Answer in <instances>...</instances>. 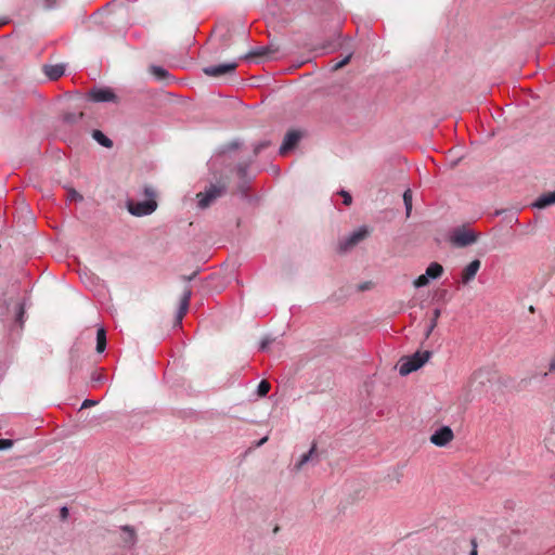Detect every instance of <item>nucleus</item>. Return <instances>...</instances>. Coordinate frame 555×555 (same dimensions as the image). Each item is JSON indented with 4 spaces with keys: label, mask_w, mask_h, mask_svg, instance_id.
I'll return each instance as SVG.
<instances>
[{
    "label": "nucleus",
    "mask_w": 555,
    "mask_h": 555,
    "mask_svg": "<svg viewBox=\"0 0 555 555\" xmlns=\"http://www.w3.org/2000/svg\"><path fill=\"white\" fill-rule=\"evenodd\" d=\"M12 446H13V440L0 439V451L10 449Z\"/></svg>",
    "instance_id": "33"
},
{
    "label": "nucleus",
    "mask_w": 555,
    "mask_h": 555,
    "mask_svg": "<svg viewBox=\"0 0 555 555\" xmlns=\"http://www.w3.org/2000/svg\"><path fill=\"white\" fill-rule=\"evenodd\" d=\"M480 266L481 262L479 259H475L472 262H469L462 271L461 283L466 285L469 282H472L475 279L477 272L479 271Z\"/></svg>",
    "instance_id": "11"
},
{
    "label": "nucleus",
    "mask_w": 555,
    "mask_h": 555,
    "mask_svg": "<svg viewBox=\"0 0 555 555\" xmlns=\"http://www.w3.org/2000/svg\"><path fill=\"white\" fill-rule=\"evenodd\" d=\"M339 195L343 197V199H344V204H345L346 206H349V205L351 204V202H352V197H351V195H350L347 191L341 190V191L339 192Z\"/></svg>",
    "instance_id": "32"
},
{
    "label": "nucleus",
    "mask_w": 555,
    "mask_h": 555,
    "mask_svg": "<svg viewBox=\"0 0 555 555\" xmlns=\"http://www.w3.org/2000/svg\"><path fill=\"white\" fill-rule=\"evenodd\" d=\"M431 357V351H416L410 357H404L400 360L399 373L402 376L409 375L410 373L422 367Z\"/></svg>",
    "instance_id": "3"
},
{
    "label": "nucleus",
    "mask_w": 555,
    "mask_h": 555,
    "mask_svg": "<svg viewBox=\"0 0 555 555\" xmlns=\"http://www.w3.org/2000/svg\"><path fill=\"white\" fill-rule=\"evenodd\" d=\"M472 545H473V548L470 550L469 555H478L477 543L475 540H472Z\"/></svg>",
    "instance_id": "39"
},
{
    "label": "nucleus",
    "mask_w": 555,
    "mask_h": 555,
    "mask_svg": "<svg viewBox=\"0 0 555 555\" xmlns=\"http://www.w3.org/2000/svg\"><path fill=\"white\" fill-rule=\"evenodd\" d=\"M237 62H229L218 65H209L203 68L205 75L209 77H221L227 74L234 73L237 68Z\"/></svg>",
    "instance_id": "8"
},
{
    "label": "nucleus",
    "mask_w": 555,
    "mask_h": 555,
    "mask_svg": "<svg viewBox=\"0 0 555 555\" xmlns=\"http://www.w3.org/2000/svg\"><path fill=\"white\" fill-rule=\"evenodd\" d=\"M102 378V376L100 374H93L92 375V379L95 380V382H100Z\"/></svg>",
    "instance_id": "43"
},
{
    "label": "nucleus",
    "mask_w": 555,
    "mask_h": 555,
    "mask_svg": "<svg viewBox=\"0 0 555 555\" xmlns=\"http://www.w3.org/2000/svg\"><path fill=\"white\" fill-rule=\"evenodd\" d=\"M425 273L427 274L429 280L439 279L443 273V267L438 262H431Z\"/></svg>",
    "instance_id": "17"
},
{
    "label": "nucleus",
    "mask_w": 555,
    "mask_h": 555,
    "mask_svg": "<svg viewBox=\"0 0 555 555\" xmlns=\"http://www.w3.org/2000/svg\"><path fill=\"white\" fill-rule=\"evenodd\" d=\"M151 73L159 80H165L170 77L169 72L162 66L153 65L151 67Z\"/></svg>",
    "instance_id": "21"
},
{
    "label": "nucleus",
    "mask_w": 555,
    "mask_h": 555,
    "mask_svg": "<svg viewBox=\"0 0 555 555\" xmlns=\"http://www.w3.org/2000/svg\"><path fill=\"white\" fill-rule=\"evenodd\" d=\"M270 388H271V385L269 382L267 380H261L259 384H258V387H257V393L259 397H266L268 395V392L270 391Z\"/></svg>",
    "instance_id": "24"
},
{
    "label": "nucleus",
    "mask_w": 555,
    "mask_h": 555,
    "mask_svg": "<svg viewBox=\"0 0 555 555\" xmlns=\"http://www.w3.org/2000/svg\"><path fill=\"white\" fill-rule=\"evenodd\" d=\"M232 147H233V149H236V147H237V143H233V144H232Z\"/></svg>",
    "instance_id": "44"
},
{
    "label": "nucleus",
    "mask_w": 555,
    "mask_h": 555,
    "mask_svg": "<svg viewBox=\"0 0 555 555\" xmlns=\"http://www.w3.org/2000/svg\"><path fill=\"white\" fill-rule=\"evenodd\" d=\"M247 168H248V164H240L237 166V175L241 179H244L246 177V173H247Z\"/></svg>",
    "instance_id": "31"
},
{
    "label": "nucleus",
    "mask_w": 555,
    "mask_h": 555,
    "mask_svg": "<svg viewBox=\"0 0 555 555\" xmlns=\"http://www.w3.org/2000/svg\"><path fill=\"white\" fill-rule=\"evenodd\" d=\"M430 280L428 279L427 274H421L417 279L414 280L413 285L416 288L425 287L429 284Z\"/></svg>",
    "instance_id": "25"
},
{
    "label": "nucleus",
    "mask_w": 555,
    "mask_h": 555,
    "mask_svg": "<svg viewBox=\"0 0 555 555\" xmlns=\"http://www.w3.org/2000/svg\"><path fill=\"white\" fill-rule=\"evenodd\" d=\"M370 234L367 227H360L358 230L350 233L348 236L343 237L338 243L339 253H347Z\"/></svg>",
    "instance_id": "5"
},
{
    "label": "nucleus",
    "mask_w": 555,
    "mask_h": 555,
    "mask_svg": "<svg viewBox=\"0 0 555 555\" xmlns=\"http://www.w3.org/2000/svg\"><path fill=\"white\" fill-rule=\"evenodd\" d=\"M43 73L50 80H57L65 73V66L63 64L44 65Z\"/></svg>",
    "instance_id": "15"
},
{
    "label": "nucleus",
    "mask_w": 555,
    "mask_h": 555,
    "mask_svg": "<svg viewBox=\"0 0 555 555\" xmlns=\"http://www.w3.org/2000/svg\"><path fill=\"white\" fill-rule=\"evenodd\" d=\"M92 138L104 147L109 149L113 146V141L108 137H106L101 130H93Z\"/></svg>",
    "instance_id": "18"
},
{
    "label": "nucleus",
    "mask_w": 555,
    "mask_h": 555,
    "mask_svg": "<svg viewBox=\"0 0 555 555\" xmlns=\"http://www.w3.org/2000/svg\"><path fill=\"white\" fill-rule=\"evenodd\" d=\"M548 372L555 373V356L551 359V361L548 363Z\"/></svg>",
    "instance_id": "38"
},
{
    "label": "nucleus",
    "mask_w": 555,
    "mask_h": 555,
    "mask_svg": "<svg viewBox=\"0 0 555 555\" xmlns=\"http://www.w3.org/2000/svg\"><path fill=\"white\" fill-rule=\"evenodd\" d=\"M350 59H351V54L347 55L345 59H343L340 62H338L335 65V68L337 69V68H340V67L345 66L346 64L349 63Z\"/></svg>",
    "instance_id": "37"
},
{
    "label": "nucleus",
    "mask_w": 555,
    "mask_h": 555,
    "mask_svg": "<svg viewBox=\"0 0 555 555\" xmlns=\"http://www.w3.org/2000/svg\"><path fill=\"white\" fill-rule=\"evenodd\" d=\"M122 532L121 540L125 547L131 548L135 545L138 538L137 532L132 526L125 525L120 527Z\"/></svg>",
    "instance_id": "14"
},
{
    "label": "nucleus",
    "mask_w": 555,
    "mask_h": 555,
    "mask_svg": "<svg viewBox=\"0 0 555 555\" xmlns=\"http://www.w3.org/2000/svg\"><path fill=\"white\" fill-rule=\"evenodd\" d=\"M273 341V339L266 337L261 340L259 349L261 351L267 350L268 346Z\"/></svg>",
    "instance_id": "34"
},
{
    "label": "nucleus",
    "mask_w": 555,
    "mask_h": 555,
    "mask_svg": "<svg viewBox=\"0 0 555 555\" xmlns=\"http://www.w3.org/2000/svg\"><path fill=\"white\" fill-rule=\"evenodd\" d=\"M68 515H69V509L66 506L61 507V509H60L61 519L62 520L67 519Z\"/></svg>",
    "instance_id": "36"
},
{
    "label": "nucleus",
    "mask_w": 555,
    "mask_h": 555,
    "mask_svg": "<svg viewBox=\"0 0 555 555\" xmlns=\"http://www.w3.org/2000/svg\"><path fill=\"white\" fill-rule=\"evenodd\" d=\"M143 194L147 197L146 201L137 202L133 199H128L126 202V207L128 211L135 217H144L152 215L157 208V202L155 201L156 191L151 185H145L143 188Z\"/></svg>",
    "instance_id": "2"
},
{
    "label": "nucleus",
    "mask_w": 555,
    "mask_h": 555,
    "mask_svg": "<svg viewBox=\"0 0 555 555\" xmlns=\"http://www.w3.org/2000/svg\"><path fill=\"white\" fill-rule=\"evenodd\" d=\"M83 117V113L75 114V113H66L64 115V121L67 124H75Z\"/></svg>",
    "instance_id": "26"
},
{
    "label": "nucleus",
    "mask_w": 555,
    "mask_h": 555,
    "mask_svg": "<svg viewBox=\"0 0 555 555\" xmlns=\"http://www.w3.org/2000/svg\"><path fill=\"white\" fill-rule=\"evenodd\" d=\"M403 202L405 206L406 217H409L412 210V191L410 189H408L403 193Z\"/></svg>",
    "instance_id": "23"
},
{
    "label": "nucleus",
    "mask_w": 555,
    "mask_h": 555,
    "mask_svg": "<svg viewBox=\"0 0 555 555\" xmlns=\"http://www.w3.org/2000/svg\"><path fill=\"white\" fill-rule=\"evenodd\" d=\"M227 192V186L221 183L209 184L204 192L197 194V206L201 209H206L211 206L219 197L223 196Z\"/></svg>",
    "instance_id": "4"
},
{
    "label": "nucleus",
    "mask_w": 555,
    "mask_h": 555,
    "mask_svg": "<svg viewBox=\"0 0 555 555\" xmlns=\"http://www.w3.org/2000/svg\"><path fill=\"white\" fill-rule=\"evenodd\" d=\"M67 199L70 202H81L83 199L82 195L79 194L76 190L69 189L67 191Z\"/></svg>",
    "instance_id": "28"
},
{
    "label": "nucleus",
    "mask_w": 555,
    "mask_h": 555,
    "mask_svg": "<svg viewBox=\"0 0 555 555\" xmlns=\"http://www.w3.org/2000/svg\"><path fill=\"white\" fill-rule=\"evenodd\" d=\"M79 369L78 359H76L75 350H70V372L74 373V371Z\"/></svg>",
    "instance_id": "30"
},
{
    "label": "nucleus",
    "mask_w": 555,
    "mask_h": 555,
    "mask_svg": "<svg viewBox=\"0 0 555 555\" xmlns=\"http://www.w3.org/2000/svg\"><path fill=\"white\" fill-rule=\"evenodd\" d=\"M196 274H197V273H196V272H194L193 274H191V275H189V276H183V279H184L185 281H191V280H193V279L195 278V275H196Z\"/></svg>",
    "instance_id": "42"
},
{
    "label": "nucleus",
    "mask_w": 555,
    "mask_h": 555,
    "mask_svg": "<svg viewBox=\"0 0 555 555\" xmlns=\"http://www.w3.org/2000/svg\"><path fill=\"white\" fill-rule=\"evenodd\" d=\"M191 297H192L191 288H185L182 294V297L180 299V306H179V309L176 314V324L180 325L182 323V319L189 310Z\"/></svg>",
    "instance_id": "13"
},
{
    "label": "nucleus",
    "mask_w": 555,
    "mask_h": 555,
    "mask_svg": "<svg viewBox=\"0 0 555 555\" xmlns=\"http://www.w3.org/2000/svg\"><path fill=\"white\" fill-rule=\"evenodd\" d=\"M43 2V8L48 11L55 10L61 5L60 0H41Z\"/></svg>",
    "instance_id": "27"
},
{
    "label": "nucleus",
    "mask_w": 555,
    "mask_h": 555,
    "mask_svg": "<svg viewBox=\"0 0 555 555\" xmlns=\"http://www.w3.org/2000/svg\"><path fill=\"white\" fill-rule=\"evenodd\" d=\"M450 241L457 247H466L477 241V234L465 228H456L452 231Z\"/></svg>",
    "instance_id": "6"
},
{
    "label": "nucleus",
    "mask_w": 555,
    "mask_h": 555,
    "mask_svg": "<svg viewBox=\"0 0 555 555\" xmlns=\"http://www.w3.org/2000/svg\"><path fill=\"white\" fill-rule=\"evenodd\" d=\"M3 322L9 331L12 340L18 339L25 323V305L18 299H10L5 302Z\"/></svg>",
    "instance_id": "1"
},
{
    "label": "nucleus",
    "mask_w": 555,
    "mask_h": 555,
    "mask_svg": "<svg viewBox=\"0 0 555 555\" xmlns=\"http://www.w3.org/2000/svg\"><path fill=\"white\" fill-rule=\"evenodd\" d=\"M88 99L92 102L96 103H105V102H116L117 95L111 88L102 87V88H92L88 92Z\"/></svg>",
    "instance_id": "7"
},
{
    "label": "nucleus",
    "mask_w": 555,
    "mask_h": 555,
    "mask_svg": "<svg viewBox=\"0 0 555 555\" xmlns=\"http://www.w3.org/2000/svg\"><path fill=\"white\" fill-rule=\"evenodd\" d=\"M453 437L452 429L449 426H442L430 436V442L437 447H444Z\"/></svg>",
    "instance_id": "9"
},
{
    "label": "nucleus",
    "mask_w": 555,
    "mask_h": 555,
    "mask_svg": "<svg viewBox=\"0 0 555 555\" xmlns=\"http://www.w3.org/2000/svg\"><path fill=\"white\" fill-rule=\"evenodd\" d=\"M10 22L9 17L0 16V27L7 25Z\"/></svg>",
    "instance_id": "40"
},
{
    "label": "nucleus",
    "mask_w": 555,
    "mask_h": 555,
    "mask_svg": "<svg viewBox=\"0 0 555 555\" xmlns=\"http://www.w3.org/2000/svg\"><path fill=\"white\" fill-rule=\"evenodd\" d=\"M268 441V437H263L261 438L257 443H256V447H261L262 444H264L266 442Z\"/></svg>",
    "instance_id": "41"
},
{
    "label": "nucleus",
    "mask_w": 555,
    "mask_h": 555,
    "mask_svg": "<svg viewBox=\"0 0 555 555\" xmlns=\"http://www.w3.org/2000/svg\"><path fill=\"white\" fill-rule=\"evenodd\" d=\"M441 315V310L439 308H436L434 311H433V318L430 320V323L426 330V338L429 337V335L431 334V332L434 331V328L437 326V322H438V319L440 318Z\"/></svg>",
    "instance_id": "22"
},
{
    "label": "nucleus",
    "mask_w": 555,
    "mask_h": 555,
    "mask_svg": "<svg viewBox=\"0 0 555 555\" xmlns=\"http://www.w3.org/2000/svg\"><path fill=\"white\" fill-rule=\"evenodd\" d=\"M315 449H317V444L313 443L311 449L307 453H305L300 456V460L298 461V463L295 466V468L297 470L301 469L305 464H307L308 462H310L312 460L313 454L315 453Z\"/></svg>",
    "instance_id": "20"
},
{
    "label": "nucleus",
    "mask_w": 555,
    "mask_h": 555,
    "mask_svg": "<svg viewBox=\"0 0 555 555\" xmlns=\"http://www.w3.org/2000/svg\"><path fill=\"white\" fill-rule=\"evenodd\" d=\"M95 404H98L96 400L86 399V400H83L80 409H87V408L93 406Z\"/></svg>",
    "instance_id": "35"
},
{
    "label": "nucleus",
    "mask_w": 555,
    "mask_h": 555,
    "mask_svg": "<svg viewBox=\"0 0 555 555\" xmlns=\"http://www.w3.org/2000/svg\"><path fill=\"white\" fill-rule=\"evenodd\" d=\"M106 348V332L104 327H100L96 331V351L102 353Z\"/></svg>",
    "instance_id": "19"
},
{
    "label": "nucleus",
    "mask_w": 555,
    "mask_h": 555,
    "mask_svg": "<svg viewBox=\"0 0 555 555\" xmlns=\"http://www.w3.org/2000/svg\"><path fill=\"white\" fill-rule=\"evenodd\" d=\"M276 52V49H273L272 46H264V47H258L253 50H250L246 55H244V60H251V59H263V60H272L274 59V53Z\"/></svg>",
    "instance_id": "10"
},
{
    "label": "nucleus",
    "mask_w": 555,
    "mask_h": 555,
    "mask_svg": "<svg viewBox=\"0 0 555 555\" xmlns=\"http://www.w3.org/2000/svg\"><path fill=\"white\" fill-rule=\"evenodd\" d=\"M555 204V191L540 195L533 203V207L538 209H544Z\"/></svg>",
    "instance_id": "16"
},
{
    "label": "nucleus",
    "mask_w": 555,
    "mask_h": 555,
    "mask_svg": "<svg viewBox=\"0 0 555 555\" xmlns=\"http://www.w3.org/2000/svg\"><path fill=\"white\" fill-rule=\"evenodd\" d=\"M300 133L296 130L288 131L280 146L279 153L281 155H285L287 152L293 150L300 140Z\"/></svg>",
    "instance_id": "12"
},
{
    "label": "nucleus",
    "mask_w": 555,
    "mask_h": 555,
    "mask_svg": "<svg viewBox=\"0 0 555 555\" xmlns=\"http://www.w3.org/2000/svg\"><path fill=\"white\" fill-rule=\"evenodd\" d=\"M271 144L270 141H261V142H258L257 144H255L254 146V154L255 155H258L261 151H263L264 149H267L269 145Z\"/></svg>",
    "instance_id": "29"
}]
</instances>
